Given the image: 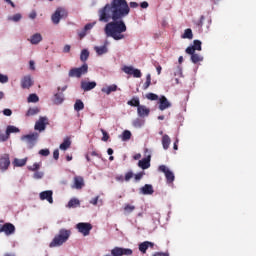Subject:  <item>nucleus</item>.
<instances>
[{"label":"nucleus","instance_id":"1","mask_svg":"<svg viewBox=\"0 0 256 256\" xmlns=\"http://www.w3.org/2000/svg\"><path fill=\"white\" fill-rule=\"evenodd\" d=\"M131 13V8L127 0H111L104 7L98 10V21L106 23L104 33L106 37H111L114 41H123L124 33L127 32L125 17Z\"/></svg>","mask_w":256,"mask_h":256},{"label":"nucleus","instance_id":"2","mask_svg":"<svg viewBox=\"0 0 256 256\" xmlns=\"http://www.w3.org/2000/svg\"><path fill=\"white\" fill-rule=\"evenodd\" d=\"M70 237H71V230H67L65 228L60 229L58 234H56L53 240L50 242L49 244L50 249H53L55 247H61V245L69 241Z\"/></svg>","mask_w":256,"mask_h":256},{"label":"nucleus","instance_id":"3","mask_svg":"<svg viewBox=\"0 0 256 256\" xmlns=\"http://www.w3.org/2000/svg\"><path fill=\"white\" fill-rule=\"evenodd\" d=\"M87 73H89V65L84 63L80 67L70 69L68 76L71 78L81 79V77H83V75H87Z\"/></svg>","mask_w":256,"mask_h":256},{"label":"nucleus","instance_id":"4","mask_svg":"<svg viewBox=\"0 0 256 256\" xmlns=\"http://www.w3.org/2000/svg\"><path fill=\"white\" fill-rule=\"evenodd\" d=\"M20 139L27 145L28 149H33L35 145H37V141H39V133L32 132L30 134L23 135Z\"/></svg>","mask_w":256,"mask_h":256},{"label":"nucleus","instance_id":"5","mask_svg":"<svg viewBox=\"0 0 256 256\" xmlns=\"http://www.w3.org/2000/svg\"><path fill=\"white\" fill-rule=\"evenodd\" d=\"M63 17H67V10L63 7H58L52 14L51 21L54 25H59Z\"/></svg>","mask_w":256,"mask_h":256},{"label":"nucleus","instance_id":"6","mask_svg":"<svg viewBox=\"0 0 256 256\" xmlns=\"http://www.w3.org/2000/svg\"><path fill=\"white\" fill-rule=\"evenodd\" d=\"M11 166V157L9 154L4 153L0 155V172L6 173V171L9 170V167Z\"/></svg>","mask_w":256,"mask_h":256},{"label":"nucleus","instance_id":"7","mask_svg":"<svg viewBox=\"0 0 256 256\" xmlns=\"http://www.w3.org/2000/svg\"><path fill=\"white\" fill-rule=\"evenodd\" d=\"M76 229L78 233H81L84 237H87L91 233V229H93V225L89 222H79L76 224Z\"/></svg>","mask_w":256,"mask_h":256},{"label":"nucleus","instance_id":"8","mask_svg":"<svg viewBox=\"0 0 256 256\" xmlns=\"http://www.w3.org/2000/svg\"><path fill=\"white\" fill-rule=\"evenodd\" d=\"M158 171L164 173L167 183H173L175 181V174L166 165H160Z\"/></svg>","mask_w":256,"mask_h":256},{"label":"nucleus","instance_id":"9","mask_svg":"<svg viewBox=\"0 0 256 256\" xmlns=\"http://www.w3.org/2000/svg\"><path fill=\"white\" fill-rule=\"evenodd\" d=\"M111 255L113 256H131L133 255V250L131 248H121L115 247L111 250Z\"/></svg>","mask_w":256,"mask_h":256},{"label":"nucleus","instance_id":"10","mask_svg":"<svg viewBox=\"0 0 256 256\" xmlns=\"http://www.w3.org/2000/svg\"><path fill=\"white\" fill-rule=\"evenodd\" d=\"M15 230V225L10 222H7L0 227V233H4L6 237H10V235H15Z\"/></svg>","mask_w":256,"mask_h":256},{"label":"nucleus","instance_id":"11","mask_svg":"<svg viewBox=\"0 0 256 256\" xmlns=\"http://www.w3.org/2000/svg\"><path fill=\"white\" fill-rule=\"evenodd\" d=\"M122 71L126 73V75H133L136 79H140L141 77V70L133 67V66H124Z\"/></svg>","mask_w":256,"mask_h":256},{"label":"nucleus","instance_id":"12","mask_svg":"<svg viewBox=\"0 0 256 256\" xmlns=\"http://www.w3.org/2000/svg\"><path fill=\"white\" fill-rule=\"evenodd\" d=\"M94 51L98 57H102V55H107L109 53V41H105L101 46H94Z\"/></svg>","mask_w":256,"mask_h":256},{"label":"nucleus","instance_id":"13","mask_svg":"<svg viewBox=\"0 0 256 256\" xmlns=\"http://www.w3.org/2000/svg\"><path fill=\"white\" fill-rule=\"evenodd\" d=\"M80 87H81L82 91H85V92L92 91V89H95V87H97V82H95V81L89 82L87 80H82L80 82Z\"/></svg>","mask_w":256,"mask_h":256},{"label":"nucleus","instance_id":"14","mask_svg":"<svg viewBox=\"0 0 256 256\" xmlns=\"http://www.w3.org/2000/svg\"><path fill=\"white\" fill-rule=\"evenodd\" d=\"M47 117H40L38 121H36L34 129L35 131H39L40 133L47 129Z\"/></svg>","mask_w":256,"mask_h":256},{"label":"nucleus","instance_id":"15","mask_svg":"<svg viewBox=\"0 0 256 256\" xmlns=\"http://www.w3.org/2000/svg\"><path fill=\"white\" fill-rule=\"evenodd\" d=\"M41 201H48V203L53 204V191L45 190L39 193Z\"/></svg>","mask_w":256,"mask_h":256},{"label":"nucleus","instance_id":"16","mask_svg":"<svg viewBox=\"0 0 256 256\" xmlns=\"http://www.w3.org/2000/svg\"><path fill=\"white\" fill-rule=\"evenodd\" d=\"M21 87L22 89H30V87H33V78L31 75H26L21 79Z\"/></svg>","mask_w":256,"mask_h":256},{"label":"nucleus","instance_id":"17","mask_svg":"<svg viewBox=\"0 0 256 256\" xmlns=\"http://www.w3.org/2000/svg\"><path fill=\"white\" fill-rule=\"evenodd\" d=\"M149 113H151V109H149L147 106H145V105L138 106L137 115L141 119H145V117H147L149 115Z\"/></svg>","mask_w":256,"mask_h":256},{"label":"nucleus","instance_id":"18","mask_svg":"<svg viewBox=\"0 0 256 256\" xmlns=\"http://www.w3.org/2000/svg\"><path fill=\"white\" fill-rule=\"evenodd\" d=\"M202 42L200 40H194L192 46L186 48V53H195V51H202Z\"/></svg>","mask_w":256,"mask_h":256},{"label":"nucleus","instance_id":"19","mask_svg":"<svg viewBox=\"0 0 256 256\" xmlns=\"http://www.w3.org/2000/svg\"><path fill=\"white\" fill-rule=\"evenodd\" d=\"M155 193V190L153 189V185L151 184H145L139 189L140 195H153Z\"/></svg>","mask_w":256,"mask_h":256},{"label":"nucleus","instance_id":"20","mask_svg":"<svg viewBox=\"0 0 256 256\" xmlns=\"http://www.w3.org/2000/svg\"><path fill=\"white\" fill-rule=\"evenodd\" d=\"M52 101L54 105H63L65 101V94H63V92L54 93Z\"/></svg>","mask_w":256,"mask_h":256},{"label":"nucleus","instance_id":"21","mask_svg":"<svg viewBox=\"0 0 256 256\" xmlns=\"http://www.w3.org/2000/svg\"><path fill=\"white\" fill-rule=\"evenodd\" d=\"M95 25H97V22L86 24L84 28L78 33L79 37H81V39H83V37H86L87 33H89V31H91V29H93Z\"/></svg>","mask_w":256,"mask_h":256},{"label":"nucleus","instance_id":"22","mask_svg":"<svg viewBox=\"0 0 256 256\" xmlns=\"http://www.w3.org/2000/svg\"><path fill=\"white\" fill-rule=\"evenodd\" d=\"M171 107V102L165 96H161L159 98V110L165 111V109H169Z\"/></svg>","mask_w":256,"mask_h":256},{"label":"nucleus","instance_id":"23","mask_svg":"<svg viewBox=\"0 0 256 256\" xmlns=\"http://www.w3.org/2000/svg\"><path fill=\"white\" fill-rule=\"evenodd\" d=\"M85 187V180L82 176L74 177V184L72 185V189H83Z\"/></svg>","mask_w":256,"mask_h":256},{"label":"nucleus","instance_id":"24","mask_svg":"<svg viewBox=\"0 0 256 256\" xmlns=\"http://www.w3.org/2000/svg\"><path fill=\"white\" fill-rule=\"evenodd\" d=\"M149 247H155V243L144 241L138 245L139 252L143 254L147 253V249H149Z\"/></svg>","mask_w":256,"mask_h":256},{"label":"nucleus","instance_id":"25","mask_svg":"<svg viewBox=\"0 0 256 256\" xmlns=\"http://www.w3.org/2000/svg\"><path fill=\"white\" fill-rule=\"evenodd\" d=\"M28 41L29 43H31V45H39V43L43 41V36L41 35V33H35L32 36H30Z\"/></svg>","mask_w":256,"mask_h":256},{"label":"nucleus","instance_id":"26","mask_svg":"<svg viewBox=\"0 0 256 256\" xmlns=\"http://www.w3.org/2000/svg\"><path fill=\"white\" fill-rule=\"evenodd\" d=\"M171 145V137H169V135L164 134L162 136V147L164 149V151H167V149H169Z\"/></svg>","mask_w":256,"mask_h":256},{"label":"nucleus","instance_id":"27","mask_svg":"<svg viewBox=\"0 0 256 256\" xmlns=\"http://www.w3.org/2000/svg\"><path fill=\"white\" fill-rule=\"evenodd\" d=\"M118 87L116 84H112L110 86H106L101 88V92L105 93L106 95H109L110 93H115L117 91Z\"/></svg>","mask_w":256,"mask_h":256},{"label":"nucleus","instance_id":"28","mask_svg":"<svg viewBox=\"0 0 256 256\" xmlns=\"http://www.w3.org/2000/svg\"><path fill=\"white\" fill-rule=\"evenodd\" d=\"M79 205H81V201H79V199H77V198H72L69 200L66 207L68 209H75V208L79 207Z\"/></svg>","mask_w":256,"mask_h":256},{"label":"nucleus","instance_id":"29","mask_svg":"<svg viewBox=\"0 0 256 256\" xmlns=\"http://www.w3.org/2000/svg\"><path fill=\"white\" fill-rule=\"evenodd\" d=\"M12 164L14 167H25L27 165V158H15Z\"/></svg>","mask_w":256,"mask_h":256},{"label":"nucleus","instance_id":"30","mask_svg":"<svg viewBox=\"0 0 256 256\" xmlns=\"http://www.w3.org/2000/svg\"><path fill=\"white\" fill-rule=\"evenodd\" d=\"M138 167H140V169H149V167H151V160H147V158H143L142 160H139L138 162Z\"/></svg>","mask_w":256,"mask_h":256},{"label":"nucleus","instance_id":"31","mask_svg":"<svg viewBox=\"0 0 256 256\" xmlns=\"http://www.w3.org/2000/svg\"><path fill=\"white\" fill-rule=\"evenodd\" d=\"M23 19V15L21 13H16L14 15H8L7 21H11L12 23H19Z\"/></svg>","mask_w":256,"mask_h":256},{"label":"nucleus","instance_id":"32","mask_svg":"<svg viewBox=\"0 0 256 256\" xmlns=\"http://www.w3.org/2000/svg\"><path fill=\"white\" fill-rule=\"evenodd\" d=\"M127 105L130 107H137V109L141 106V101L139 100V97L133 96L131 100L127 102Z\"/></svg>","mask_w":256,"mask_h":256},{"label":"nucleus","instance_id":"33","mask_svg":"<svg viewBox=\"0 0 256 256\" xmlns=\"http://www.w3.org/2000/svg\"><path fill=\"white\" fill-rule=\"evenodd\" d=\"M188 55H191L190 60L192 61V63L197 64L200 63L201 61H203V56L193 52V53H187Z\"/></svg>","mask_w":256,"mask_h":256},{"label":"nucleus","instance_id":"34","mask_svg":"<svg viewBox=\"0 0 256 256\" xmlns=\"http://www.w3.org/2000/svg\"><path fill=\"white\" fill-rule=\"evenodd\" d=\"M132 125L135 129H141L145 125V120L141 118H136L132 121Z\"/></svg>","mask_w":256,"mask_h":256},{"label":"nucleus","instance_id":"35","mask_svg":"<svg viewBox=\"0 0 256 256\" xmlns=\"http://www.w3.org/2000/svg\"><path fill=\"white\" fill-rule=\"evenodd\" d=\"M69 147H71V139L65 138L63 143L60 144L59 149L61 151H67V149H69Z\"/></svg>","mask_w":256,"mask_h":256},{"label":"nucleus","instance_id":"36","mask_svg":"<svg viewBox=\"0 0 256 256\" xmlns=\"http://www.w3.org/2000/svg\"><path fill=\"white\" fill-rule=\"evenodd\" d=\"M41 110L39 109V107H32V108H29L27 113H26V117H33L35 115H38V113L40 112Z\"/></svg>","mask_w":256,"mask_h":256},{"label":"nucleus","instance_id":"37","mask_svg":"<svg viewBox=\"0 0 256 256\" xmlns=\"http://www.w3.org/2000/svg\"><path fill=\"white\" fill-rule=\"evenodd\" d=\"M174 77H183V68L181 65H177L173 68Z\"/></svg>","mask_w":256,"mask_h":256},{"label":"nucleus","instance_id":"38","mask_svg":"<svg viewBox=\"0 0 256 256\" xmlns=\"http://www.w3.org/2000/svg\"><path fill=\"white\" fill-rule=\"evenodd\" d=\"M83 109H85V104L83 103V101L81 100H76L75 104H74V111H83Z\"/></svg>","mask_w":256,"mask_h":256},{"label":"nucleus","instance_id":"39","mask_svg":"<svg viewBox=\"0 0 256 256\" xmlns=\"http://www.w3.org/2000/svg\"><path fill=\"white\" fill-rule=\"evenodd\" d=\"M182 39H193V30L191 28H188L184 31V33L181 36Z\"/></svg>","mask_w":256,"mask_h":256},{"label":"nucleus","instance_id":"40","mask_svg":"<svg viewBox=\"0 0 256 256\" xmlns=\"http://www.w3.org/2000/svg\"><path fill=\"white\" fill-rule=\"evenodd\" d=\"M89 59V50L83 49L80 54V61L85 63Z\"/></svg>","mask_w":256,"mask_h":256},{"label":"nucleus","instance_id":"41","mask_svg":"<svg viewBox=\"0 0 256 256\" xmlns=\"http://www.w3.org/2000/svg\"><path fill=\"white\" fill-rule=\"evenodd\" d=\"M89 203H90V205H94V206L99 205V203H100V205H103V200L100 199L99 196H95L94 198L89 200Z\"/></svg>","mask_w":256,"mask_h":256},{"label":"nucleus","instance_id":"42","mask_svg":"<svg viewBox=\"0 0 256 256\" xmlns=\"http://www.w3.org/2000/svg\"><path fill=\"white\" fill-rule=\"evenodd\" d=\"M19 128H17L16 126L13 125H9L6 128V133L10 136L11 133H19Z\"/></svg>","mask_w":256,"mask_h":256},{"label":"nucleus","instance_id":"43","mask_svg":"<svg viewBox=\"0 0 256 256\" xmlns=\"http://www.w3.org/2000/svg\"><path fill=\"white\" fill-rule=\"evenodd\" d=\"M150 86H151V74H147V75H146V82H145L144 85L142 86V89H143L144 91H147Z\"/></svg>","mask_w":256,"mask_h":256},{"label":"nucleus","instance_id":"44","mask_svg":"<svg viewBox=\"0 0 256 256\" xmlns=\"http://www.w3.org/2000/svg\"><path fill=\"white\" fill-rule=\"evenodd\" d=\"M27 101L28 103H39V96H37V94H30Z\"/></svg>","mask_w":256,"mask_h":256},{"label":"nucleus","instance_id":"45","mask_svg":"<svg viewBox=\"0 0 256 256\" xmlns=\"http://www.w3.org/2000/svg\"><path fill=\"white\" fill-rule=\"evenodd\" d=\"M131 139V131L129 130H124L121 136L122 141H129Z\"/></svg>","mask_w":256,"mask_h":256},{"label":"nucleus","instance_id":"46","mask_svg":"<svg viewBox=\"0 0 256 256\" xmlns=\"http://www.w3.org/2000/svg\"><path fill=\"white\" fill-rule=\"evenodd\" d=\"M146 99H148V101H157L159 99V95L150 92L146 94Z\"/></svg>","mask_w":256,"mask_h":256},{"label":"nucleus","instance_id":"47","mask_svg":"<svg viewBox=\"0 0 256 256\" xmlns=\"http://www.w3.org/2000/svg\"><path fill=\"white\" fill-rule=\"evenodd\" d=\"M32 177L33 179H36V180L43 179V177H45V173L43 171L37 170L36 172H34Z\"/></svg>","mask_w":256,"mask_h":256},{"label":"nucleus","instance_id":"48","mask_svg":"<svg viewBox=\"0 0 256 256\" xmlns=\"http://www.w3.org/2000/svg\"><path fill=\"white\" fill-rule=\"evenodd\" d=\"M153 151L149 148L144 149V159H147L148 161H151V155Z\"/></svg>","mask_w":256,"mask_h":256},{"label":"nucleus","instance_id":"49","mask_svg":"<svg viewBox=\"0 0 256 256\" xmlns=\"http://www.w3.org/2000/svg\"><path fill=\"white\" fill-rule=\"evenodd\" d=\"M27 169L28 171H34V172L39 171V169H41V164L36 162L32 166H28Z\"/></svg>","mask_w":256,"mask_h":256},{"label":"nucleus","instance_id":"50","mask_svg":"<svg viewBox=\"0 0 256 256\" xmlns=\"http://www.w3.org/2000/svg\"><path fill=\"white\" fill-rule=\"evenodd\" d=\"M9 139V135L7 134V131L5 132V134L0 133V143H5V141H7Z\"/></svg>","mask_w":256,"mask_h":256},{"label":"nucleus","instance_id":"51","mask_svg":"<svg viewBox=\"0 0 256 256\" xmlns=\"http://www.w3.org/2000/svg\"><path fill=\"white\" fill-rule=\"evenodd\" d=\"M0 83L2 84L9 83V76L0 74Z\"/></svg>","mask_w":256,"mask_h":256},{"label":"nucleus","instance_id":"52","mask_svg":"<svg viewBox=\"0 0 256 256\" xmlns=\"http://www.w3.org/2000/svg\"><path fill=\"white\" fill-rule=\"evenodd\" d=\"M124 211H126V213H133V211H135V206L127 204L124 207Z\"/></svg>","mask_w":256,"mask_h":256},{"label":"nucleus","instance_id":"53","mask_svg":"<svg viewBox=\"0 0 256 256\" xmlns=\"http://www.w3.org/2000/svg\"><path fill=\"white\" fill-rule=\"evenodd\" d=\"M50 151H49V149H41L40 151H39V155H42V157H49V155H50Z\"/></svg>","mask_w":256,"mask_h":256},{"label":"nucleus","instance_id":"54","mask_svg":"<svg viewBox=\"0 0 256 256\" xmlns=\"http://www.w3.org/2000/svg\"><path fill=\"white\" fill-rule=\"evenodd\" d=\"M103 137H102V141H109V133H107V131H105L104 129H100Z\"/></svg>","mask_w":256,"mask_h":256},{"label":"nucleus","instance_id":"55","mask_svg":"<svg viewBox=\"0 0 256 256\" xmlns=\"http://www.w3.org/2000/svg\"><path fill=\"white\" fill-rule=\"evenodd\" d=\"M133 179V171H129L125 174L124 181H131Z\"/></svg>","mask_w":256,"mask_h":256},{"label":"nucleus","instance_id":"56","mask_svg":"<svg viewBox=\"0 0 256 256\" xmlns=\"http://www.w3.org/2000/svg\"><path fill=\"white\" fill-rule=\"evenodd\" d=\"M143 175H145V172H140L134 175L135 181H141L143 179Z\"/></svg>","mask_w":256,"mask_h":256},{"label":"nucleus","instance_id":"57","mask_svg":"<svg viewBox=\"0 0 256 256\" xmlns=\"http://www.w3.org/2000/svg\"><path fill=\"white\" fill-rule=\"evenodd\" d=\"M152 256H170L169 251L166 252H154Z\"/></svg>","mask_w":256,"mask_h":256},{"label":"nucleus","instance_id":"58","mask_svg":"<svg viewBox=\"0 0 256 256\" xmlns=\"http://www.w3.org/2000/svg\"><path fill=\"white\" fill-rule=\"evenodd\" d=\"M3 115H5V117H11V115H13V111H11L9 108H6L3 110Z\"/></svg>","mask_w":256,"mask_h":256},{"label":"nucleus","instance_id":"59","mask_svg":"<svg viewBox=\"0 0 256 256\" xmlns=\"http://www.w3.org/2000/svg\"><path fill=\"white\" fill-rule=\"evenodd\" d=\"M37 18V12L35 10H32L29 13V19H36Z\"/></svg>","mask_w":256,"mask_h":256},{"label":"nucleus","instance_id":"60","mask_svg":"<svg viewBox=\"0 0 256 256\" xmlns=\"http://www.w3.org/2000/svg\"><path fill=\"white\" fill-rule=\"evenodd\" d=\"M29 69L30 71H35V61L33 60L29 61Z\"/></svg>","mask_w":256,"mask_h":256},{"label":"nucleus","instance_id":"61","mask_svg":"<svg viewBox=\"0 0 256 256\" xmlns=\"http://www.w3.org/2000/svg\"><path fill=\"white\" fill-rule=\"evenodd\" d=\"M53 159H55V161L59 159V149L54 150Z\"/></svg>","mask_w":256,"mask_h":256},{"label":"nucleus","instance_id":"62","mask_svg":"<svg viewBox=\"0 0 256 256\" xmlns=\"http://www.w3.org/2000/svg\"><path fill=\"white\" fill-rule=\"evenodd\" d=\"M205 21V16H201L200 20L197 22L198 27H203V22Z\"/></svg>","mask_w":256,"mask_h":256},{"label":"nucleus","instance_id":"63","mask_svg":"<svg viewBox=\"0 0 256 256\" xmlns=\"http://www.w3.org/2000/svg\"><path fill=\"white\" fill-rule=\"evenodd\" d=\"M71 51V45L66 44L63 48V53H69Z\"/></svg>","mask_w":256,"mask_h":256},{"label":"nucleus","instance_id":"64","mask_svg":"<svg viewBox=\"0 0 256 256\" xmlns=\"http://www.w3.org/2000/svg\"><path fill=\"white\" fill-rule=\"evenodd\" d=\"M116 181H118L119 183H123V181H125V178L123 177V175H119L116 176Z\"/></svg>","mask_w":256,"mask_h":256}]
</instances>
